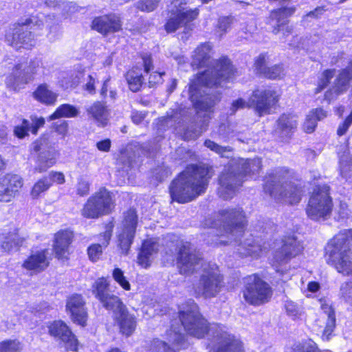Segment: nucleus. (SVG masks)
<instances>
[{
  "label": "nucleus",
  "mask_w": 352,
  "mask_h": 352,
  "mask_svg": "<svg viewBox=\"0 0 352 352\" xmlns=\"http://www.w3.org/2000/svg\"><path fill=\"white\" fill-rule=\"evenodd\" d=\"M211 46L204 43L196 48L192 55V65L197 68L207 67L199 74L196 80L189 86L190 98L194 103L197 113L210 112L219 98L206 94L201 96V88L223 87L224 82L232 79L235 70L228 58H223L219 60L210 59Z\"/></svg>",
  "instance_id": "nucleus-1"
},
{
  "label": "nucleus",
  "mask_w": 352,
  "mask_h": 352,
  "mask_svg": "<svg viewBox=\"0 0 352 352\" xmlns=\"http://www.w3.org/2000/svg\"><path fill=\"white\" fill-rule=\"evenodd\" d=\"M245 224V213L239 207L219 210L214 217L204 222V226L217 230L214 239L208 240L209 243L217 245L237 243L243 234Z\"/></svg>",
  "instance_id": "nucleus-2"
},
{
  "label": "nucleus",
  "mask_w": 352,
  "mask_h": 352,
  "mask_svg": "<svg viewBox=\"0 0 352 352\" xmlns=\"http://www.w3.org/2000/svg\"><path fill=\"white\" fill-rule=\"evenodd\" d=\"M211 170L212 169L206 166H187L170 186L173 201L185 204L204 193L209 179L212 176Z\"/></svg>",
  "instance_id": "nucleus-3"
},
{
  "label": "nucleus",
  "mask_w": 352,
  "mask_h": 352,
  "mask_svg": "<svg viewBox=\"0 0 352 352\" xmlns=\"http://www.w3.org/2000/svg\"><path fill=\"white\" fill-rule=\"evenodd\" d=\"M261 168V161L259 158L241 159L236 162H232L219 176V197L223 199L232 198L238 188L241 186L243 177L258 173Z\"/></svg>",
  "instance_id": "nucleus-4"
},
{
  "label": "nucleus",
  "mask_w": 352,
  "mask_h": 352,
  "mask_svg": "<svg viewBox=\"0 0 352 352\" xmlns=\"http://www.w3.org/2000/svg\"><path fill=\"white\" fill-rule=\"evenodd\" d=\"M264 190L278 201L289 204H298L302 194L301 187L289 180V170L280 168L266 177Z\"/></svg>",
  "instance_id": "nucleus-5"
},
{
  "label": "nucleus",
  "mask_w": 352,
  "mask_h": 352,
  "mask_svg": "<svg viewBox=\"0 0 352 352\" xmlns=\"http://www.w3.org/2000/svg\"><path fill=\"white\" fill-rule=\"evenodd\" d=\"M352 230L340 233L332 239L326 248L328 262L338 272L349 276L352 274Z\"/></svg>",
  "instance_id": "nucleus-6"
},
{
  "label": "nucleus",
  "mask_w": 352,
  "mask_h": 352,
  "mask_svg": "<svg viewBox=\"0 0 352 352\" xmlns=\"http://www.w3.org/2000/svg\"><path fill=\"white\" fill-rule=\"evenodd\" d=\"M179 318L185 331L191 336L202 338L208 334L213 340L212 327L219 324H209L199 313L197 304L189 300L179 311Z\"/></svg>",
  "instance_id": "nucleus-7"
},
{
  "label": "nucleus",
  "mask_w": 352,
  "mask_h": 352,
  "mask_svg": "<svg viewBox=\"0 0 352 352\" xmlns=\"http://www.w3.org/2000/svg\"><path fill=\"white\" fill-rule=\"evenodd\" d=\"M333 206L329 187L327 185L320 186L314 190L309 198L307 214L314 221H324L330 217Z\"/></svg>",
  "instance_id": "nucleus-8"
},
{
  "label": "nucleus",
  "mask_w": 352,
  "mask_h": 352,
  "mask_svg": "<svg viewBox=\"0 0 352 352\" xmlns=\"http://www.w3.org/2000/svg\"><path fill=\"white\" fill-rule=\"evenodd\" d=\"M278 94L270 89L255 91L248 102L239 98L232 103L231 113L234 114L237 110L246 107H253L255 111L261 116L270 113L271 107L278 101Z\"/></svg>",
  "instance_id": "nucleus-9"
},
{
  "label": "nucleus",
  "mask_w": 352,
  "mask_h": 352,
  "mask_svg": "<svg viewBox=\"0 0 352 352\" xmlns=\"http://www.w3.org/2000/svg\"><path fill=\"white\" fill-rule=\"evenodd\" d=\"M223 276L215 263L204 265L199 283L195 287V293L205 298L216 296L223 287Z\"/></svg>",
  "instance_id": "nucleus-10"
},
{
  "label": "nucleus",
  "mask_w": 352,
  "mask_h": 352,
  "mask_svg": "<svg viewBox=\"0 0 352 352\" xmlns=\"http://www.w3.org/2000/svg\"><path fill=\"white\" fill-rule=\"evenodd\" d=\"M45 73L43 63L40 58L31 59L27 65L22 63L16 64L12 74L7 78L6 84L14 89L20 88V86L27 84L36 77L42 76Z\"/></svg>",
  "instance_id": "nucleus-11"
},
{
  "label": "nucleus",
  "mask_w": 352,
  "mask_h": 352,
  "mask_svg": "<svg viewBox=\"0 0 352 352\" xmlns=\"http://www.w3.org/2000/svg\"><path fill=\"white\" fill-rule=\"evenodd\" d=\"M170 19L165 25L168 32H174L179 28L186 26L198 16L197 9H190L186 0H172L168 6Z\"/></svg>",
  "instance_id": "nucleus-12"
},
{
  "label": "nucleus",
  "mask_w": 352,
  "mask_h": 352,
  "mask_svg": "<svg viewBox=\"0 0 352 352\" xmlns=\"http://www.w3.org/2000/svg\"><path fill=\"white\" fill-rule=\"evenodd\" d=\"M243 292L246 302L254 305H260L268 302L272 296V290L267 283L256 274L245 278Z\"/></svg>",
  "instance_id": "nucleus-13"
},
{
  "label": "nucleus",
  "mask_w": 352,
  "mask_h": 352,
  "mask_svg": "<svg viewBox=\"0 0 352 352\" xmlns=\"http://www.w3.org/2000/svg\"><path fill=\"white\" fill-rule=\"evenodd\" d=\"M214 349L217 352H244L242 342L228 331L223 325L212 327Z\"/></svg>",
  "instance_id": "nucleus-14"
},
{
  "label": "nucleus",
  "mask_w": 352,
  "mask_h": 352,
  "mask_svg": "<svg viewBox=\"0 0 352 352\" xmlns=\"http://www.w3.org/2000/svg\"><path fill=\"white\" fill-rule=\"evenodd\" d=\"M302 247L299 241L294 236L285 237L282 245L274 253L272 263L276 272H283L281 267L286 265L292 258L298 255Z\"/></svg>",
  "instance_id": "nucleus-15"
},
{
  "label": "nucleus",
  "mask_w": 352,
  "mask_h": 352,
  "mask_svg": "<svg viewBox=\"0 0 352 352\" xmlns=\"http://www.w3.org/2000/svg\"><path fill=\"white\" fill-rule=\"evenodd\" d=\"M32 19L27 20L25 23L17 24L10 28L6 34V41L15 49H31L35 45V41L29 26Z\"/></svg>",
  "instance_id": "nucleus-16"
},
{
  "label": "nucleus",
  "mask_w": 352,
  "mask_h": 352,
  "mask_svg": "<svg viewBox=\"0 0 352 352\" xmlns=\"http://www.w3.org/2000/svg\"><path fill=\"white\" fill-rule=\"evenodd\" d=\"M138 224V216L134 210H129L124 214V219L118 234V245L122 253L128 254L133 243L136 227Z\"/></svg>",
  "instance_id": "nucleus-17"
},
{
  "label": "nucleus",
  "mask_w": 352,
  "mask_h": 352,
  "mask_svg": "<svg viewBox=\"0 0 352 352\" xmlns=\"http://www.w3.org/2000/svg\"><path fill=\"white\" fill-rule=\"evenodd\" d=\"M201 257L188 242L182 243L179 248L177 265L183 274H190L197 270L200 265Z\"/></svg>",
  "instance_id": "nucleus-18"
},
{
  "label": "nucleus",
  "mask_w": 352,
  "mask_h": 352,
  "mask_svg": "<svg viewBox=\"0 0 352 352\" xmlns=\"http://www.w3.org/2000/svg\"><path fill=\"white\" fill-rule=\"evenodd\" d=\"M94 293L105 309L113 311H119L120 313L124 310L120 299L117 296L110 293L109 283L105 278H100L95 282Z\"/></svg>",
  "instance_id": "nucleus-19"
},
{
  "label": "nucleus",
  "mask_w": 352,
  "mask_h": 352,
  "mask_svg": "<svg viewBox=\"0 0 352 352\" xmlns=\"http://www.w3.org/2000/svg\"><path fill=\"white\" fill-rule=\"evenodd\" d=\"M23 185V178L18 175L7 174L0 178V201L9 202Z\"/></svg>",
  "instance_id": "nucleus-20"
},
{
  "label": "nucleus",
  "mask_w": 352,
  "mask_h": 352,
  "mask_svg": "<svg viewBox=\"0 0 352 352\" xmlns=\"http://www.w3.org/2000/svg\"><path fill=\"white\" fill-rule=\"evenodd\" d=\"M49 332L51 336L65 342L67 350L76 351L78 341L65 323L54 321L49 326Z\"/></svg>",
  "instance_id": "nucleus-21"
},
{
  "label": "nucleus",
  "mask_w": 352,
  "mask_h": 352,
  "mask_svg": "<svg viewBox=\"0 0 352 352\" xmlns=\"http://www.w3.org/2000/svg\"><path fill=\"white\" fill-rule=\"evenodd\" d=\"M351 80H352V59L348 67L340 72L332 88L325 93L324 98L329 102L336 99L346 91Z\"/></svg>",
  "instance_id": "nucleus-22"
},
{
  "label": "nucleus",
  "mask_w": 352,
  "mask_h": 352,
  "mask_svg": "<svg viewBox=\"0 0 352 352\" xmlns=\"http://www.w3.org/2000/svg\"><path fill=\"white\" fill-rule=\"evenodd\" d=\"M121 26L120 17L115 14L96 17L91 23V28L102 34L118 32Z\"/></svg>",
  "instance_id": "nucleus-23"
},
{
  "label": "nucleus",
  "mask_w": 352,
  "mask_h": 352,
  "mask_svg": "<svg viewBox=\"0 0 352 352\" xmlns=\"http://www.w3.org/2000/svg\"><path fill=\"white\" fill-rule=\"evenodd\" d=\"M66 307L67 310L69 311L74 322L82 327L86 325L87 314L81 296L74 295L71 296L67 300Z\"/></svg>",
  "instance_id": "nucleus-24"
},
{
  "label": "nucleus",
  "mask_w": 352,
  "mask_h": 352,
  "mask_svg": "<svg viewBox=\"0 0 352 352\" xmlns=\"http://www.w3.org/2000/svg\"><path fill=\"white\" fill-rule=\"evenodd\" d=\"M73 237V232L69 230H60L55 234L53 250L56 258L58 259L67 258Z\"/></svg>",
  "instance_id": "nucleus-25"
},
{
  "label": "nucleus",
  "mask_w": 352,
  "mask_h": 352,
  "mask_svg": "<svg viewBox=\"0 0 352 352\" xmlns=\"http://www.w3.org/2000/svg\"><path fill=\"white\" fill-rule=\"evenodd\" d=\"M47 249L33 252L23 263V267L34 272L43 271L50 263Z\"/></svg>",
  "instance_id": "nucleus-26"
},
{
  "label": "nucleus",
  "mask_w": 352,
  "mask_h": 352,
  "mask_svg": "<svg viewBox=\"0 0 352 352\" xmlns=\"http://www.w3.org/2000/svg\"><path fill=\"white\" fill-rule=\"evenodd\" d=\"M113 229V224L112 223L107 224L105 226V231L103 234L101 235L103 237V239L100 240L101 243L94 244L88 248V255L92 261H96L102 254V247H107L109 245L112 236Z\"/></svg>",
  "instance_id": "nucleus-27"
},
{
  "label": "nucleus",
  "mask_w": 352,
  "mask_h": 352,
  "mask_svg": "<svg viewBox=\"0 0 352 352\" xmlns=\"http://www.w3.org/2000/svg\"><path fill=\"white\" fill-rule=\"evenodd\" d=\"M92 197L96 205L101 208L100 210L103 214H109L114 206L111 193L105 188H100L92 195Z\"/></svg>",
  "instance_id": "nucleus-28"
},
{
  "label": "nucleus",
  "mask_w": 352,
  "mask_h": 352,
  "mask_svg": "<svg viewBox=\"0 0 352 352\" xmlns=\"http://www.w3.org/2000/svg\"><path fill=\"white\" fill-rule=\"evenodd\" d=\"M320 307L324 312V318H326V324L323 330L322 338L323 340H329L336 327L335 312L331 307L326 303L325 300H320Z\"/></svg>",
  "instance_id": "nucleus-29"
},
{
  "label": "nucleus",
  "mask_w": 352,
  "mask_h": 352,
  "mask_svg": "<svg viewBox=\"0 0 352 352\" xmlns=\"http://www.w3.org/2000/svg\"><path fill=\"white\" fill-rule=\"evenodd\" d=\"M157 245L155 242L151 239L145 241L138 255V264L144 268L150 266L153 254L157 252Z\"/></svg>",
  "instance_id": "nucleus-30"
},
{
  "label": "nucleus",
  "mask_w": 352,
  "mask_h": 352,
  "mask_svg": "<svg viewBox=\"0 0 352 352\" xmlns=\"http://www.w3.org/2000/svg\"><path fill=\"white\" fill-rule=\"evenodd\" d=\"M263 251L261 245L256 243L253 239H246L238 244L237 252L241 256L258 258L262 254Z\"/></svg>",
  "instance_id": "nucleus-31"
},
{
  "label": "nucleus",
  "mask_w": 352,
  "mask_h": 352,
  "mask_svg": "<svg viewBox=\"0 0 352 352\" xmlns=\"http://www.w3.org/2000/svg\"><path fill=\"white\" fill-rule=\"evenodd\" d=\"M339 170L342 177L348 179L352 177V159L349 149L342 146L338 151Z\"/></svg>",
  "instance_id": "nucleus-32"
},
{
  "label": "nucleus",
  "mask_w": 352,
  "mask_h": 352,
  "mask_svg": "<svg viewBox=\"0 0 352 352\" xmlns=\"http://www.w3.org/2000/svg\"><path fill=\"white\" fill-rule=\"evenodd\" d=\"M87 111L98 124L102 125L107 124L109 111L104 103L96 101L87 109Z\"/></svg>",
  "instance_id": "nucleus-33"
},
{
  "label": "nucleus",
  "mask_w": 352,
  "mask_h": 352,
  "mask_svg": "<svg viewBox=\"0 0 352 352\" xmlns=\"http://www.w3.org/2000/svg\"><path fill=\"white\" fill-rule=\"evenodd\" d=\"M33 95L36 100L47 105L54 104L58 97V94L52 91L46 84L40 85Z\"/></svg>",
  "instance_id": "nucleus-34"
},
{
  "label": "nucleus",
  "mask_w": 352,
  "mask_h": 352,
  "mask_svg": "<svg viewBox=\"0 0 352 352\" xmlns=\"http://www.w3.org/2000/svg\"><path fill=\"white\" fill-rule=\"evenodd\" d=\"M118 322L120 332L126 336H131L136 327L135 317L125 311V310L121 311L120 313Z\"/></svg>",
  "instance_id": "nucleus-35"
},
{
  "label": "nucleus",
  "mask_w": 352,
  "mask_h": 352,
  "mask_svg": "<svg viewBox=\"0 0 352 352\" xmlns=\"http://www.w3.org/2000/svg\"><path fill=\"white\" fill-rule=\"evenodd\" d=\"M56 151L54 148L41 153L34 170L38 173L46 171L56 163Z\"/></svg>",
  "instance_id": "nucleus-36"
},
{
  "label": "nucleus",
  "mask_w": 352,
  "mask_h": 352,
  "mask_svg": "<svg viewBox=\"0 0 352 352\" xmlns=\"http://www.w3.org/2000/svg\"><path fill=\"white\" fill-rule=\"evenodd\" d=\"M297 126V119L295 115L283 114L277 121V129L284 135L291 133Z\"/></svg>",
  "instance_id": "nucleus-37"
},
{
  "label": "nucleus",
  "mask_w": 352,
  "mask_h": 352,
  "mask_svg": "<svg viewBox=\"0 0 352 352\" xmlns=\"http://www.w3.org/2000/svg\"><path fill=\"white\" fill-rule=\"evenodd\" d=\"M25 241L26 237L21 236L18 232H11L3 237L1 248L6 252H10L14 248L22 245Z\"/></svg>",
  "instance_id": "nucleus-38"
},
{
  "label": "nucleus",
  "mask_w": 352,
  "mask_h": 352,
  "mask_svg": "<svg viewBox=\"0 0 352 352\" xmlns=\"http://www.w3.org/2000/svg\"><path fill=\"white\" fill-rule=\"evenodd\" d=\"M296 11L295 7H284L273 10L270 14V22H276L278 26L287 23V19L291 16Z\"/></svg>",
  "instance_id": "nucleus-39"
},
{
  "label": "nucleus",
  "mask_w": 352,
  "mask_h": 352,
  "mask_svg": "<svg viewBox=\"0 0 352 352\" xmlns=\"http://www.w3.org/2000/svg\"><path fill=\"white\" fill-rule=\"evenodd\" d=\"M79 110L69 104H63L59 106L56 110L49 117L50 120L60 118H75L79 115Z\"/></svg>",
  "instance_id": "nucleus-40"
},
{
  "label": "nucleus",
  "mask_w": 352,
  "mask_h": 352,
  "mask_svg": "<svg viewBox=\"0 0 352 352\" xmlns=\"http://www.w3.org/2000/svg\"><path fill=\"white\" fill-rule=\"evenodd\" d=\"M125 78L131 91L137 92L140 90L143 83V76L140 70L132 69L126 73Z\"/></svg>",
  "instance_id": "nucleus-41"
},
{
  "label": "nucleus",
  "mask_w": 352,
  "mask_h": 352,
  "mask_svg": "<svg viewBox=\"0 0 352 352\" xmlns=\"http://www.w3.org/2000/svg\"><path fill=\"white\" fill-rule=\"evenodd\" d=\"M100 209L101 208L96 205L94 199L91 196L84 205L81 210V214L85 218L96 219L100 216L104 215Z\"/></svg>",
  "instance_id": "nucleus-42"
},
{
  "label": "nucleus",
  "mask_w": 352,
  "mask_h": 352,
  "mask_svg": "<svg viewBox=\"0 0 352 352\" xmlns=\"http://www.w3.org/2000/svg\"><path fill=\"white\" fill-rule=\"evenodd\" d=\"M99 80L96 73L93 72L87 75L85 74L82 80V91L91 96L95 95L96 94V86Z\"/></svg>",
  "instance_id": "nucleus-43"
},
{
  "label": "nucleus",
  "mask_w": 352,
  "mask_h": 352,
  "mask_svg": "<svg viewBox=\"0 0 352 352\" xmlns=\"http://www.w3.org/2000/svg\"><path fill=\"white\" fill-rule=\"evenodd\" d=\"M51 187V181L47 177L38 179L32 186L30 195L32 198L37 199Z\"/></svg>",
  "instance_id": "nucleus-44"
},
{
  "label": "nucleus",
  "mask_w": 352,
  "mask_h": 352,
  "mask_svg": "<svg viewBox=\"0 0 352 352\" xmlns=\"http://www.w3.org/2000/svg\"><path fill=\"white\" fill-rule=\"evenodd\" d=\"M23 344L17 339H8L0 342V352H21Z\"/></svg>",
  "instance_id": "nucleus-45"
},
{
  "label": "nucleus",
  "mask_w": 352,
  "mask_h": 352,
  "mask_svg": "<svg viewBox=\"0 0 352 352\" xmlns=\"http://www.w3.org/2000/svg\"><path fill=\"white\" fill-rule=\"evenodd\" d=\"M204 146L221 157H228L232 152L230 146H222L210 140H206L204 142Z\"/></svg>",
  "instance_id": "nucleus-46"
},
{
  "label": "nucleus",
  "mask_w": 352,
  "mask_h": 352,
  "mask_svg": "<svg viewBox=\"0 0 352 352\" xmlns=\"http://www.w3.org/2000/svg\"><path fill=\"white\" fill-rule=\"evenodd\" d=\"M285 308L288 316L294 320L299 319L303 314V309L292 300L286 301Z\"/></svg>",
  "instance_id": "nucleus-47"
},
{
  "label": "nucleus",
  "mask_w": 352,
  "mask_h": 352,
  "mask_svg": "<svg viewBox=\"0 0 352 352\" xmlns=\"http://www.w3.org/2000/svg\"><path fill=\"white\" fill-rule=\"evenodd\" d=\"M334 75L335 69H327L324 71L319 78L318 86L316 88V93H319L323 90L328 85Z\"/></svg>",
  "instance_id": "nucleus-48"
},
{
  "label": "nucleus",
  "mask_w": 352,
  "mask_h": 352,
  "mask_svg": "<svg viewBox=\"0 0 352 352\" xmlns=\"http://www.w3.org/2000/svg\"><path fill=\"white\" fill-rule=\"evenodd\" d=\"M168 336L169 342L173 344L174 347L177 348V350L179 349H185L188 346L184 335L170 331Z\"/></svg>",
  "instance_id": "nucleus-49"
},
{
  "label": "nucleus",
  "mask_w": 352,
  "mask_h": 352,
  "mask_svg": "<svg viewBox=\"0 0 352 352\" xmlns=\"http://www.w3.org/2000/svg\"><path fill=\"white\" fill-rule=\"evenodd\" d=\"M208 123L204 121L199 129H196L194 126L188 127L184 133L185 140H195L199 137L201 133L206 130Z\"/></svg>",
  "instance_id": "nucleus-50"
},
{
  "label": "nucleus",
  "mask_w": 352,
  "mask_h": 352,
  "mask_svg": "<svg viewBox=\"0 0 352 352\" xmlns=\"http://www.w3.org/2000/svg\"><path fill=\"white\" fill-rule=\"evenodd\" d=\"M113 279L125 290H130L131 285L120 268H115L112 274Z\"/></svg>",
  "instance_id": "nucleus-51"
},
{
  "label": "nucleus",
  "mask_w": 352,
  "mask_h": 352,
  "mask_svg": "<svg viewBox=\"0 0 352 352\" xmlns=\"http://www.w3.org/2000/svg\"><path fill=\"white\" fill-rule=\"evenodd\" d=\"M30 131H31L30 122L27 120H23L21 124L16 126L14 129V135L19 138H23Z\"/></svg>",
  "instance_id": "nucleus-52"
},
{
  "label": "nucleus",
  "mask_w": 352,
  "mask_h": 352,
  "mask_svg": "<svg viewBox=\"0 0 352 352\" xmlns=\"http://www.w3.org/2000/svg\"><path fill=\"white\" fill-rule=\"evenodd\" d=\"M267 60L268 56L265 54H261L256 58L254 63V69L257 73L263 74L266 72Z\"/></svg>",
  "instance_id": "nucleus-53"
},
{
  "label": "nucleus",
  "mask_w": 352,
  "mask_h": 352,
  "mask_svg": "<svg viewBox=\"0 0 352 352\" xmlns=\"http://www.w3.org/2000/svg\"><path fill=\"white\" fill-rule=\"evenodd\" d=\"M160 0H142L137 3V8L141 11L150 12L157 6Z\"/></svg>",
  "instance_id": "nucleus-54"
},
{
  "label": "nucleus",
  "mask_w": 352,
  "mask_h": 352,
  "mask_svg": "<svg viewBox=\"0 0 352 352\" xmlns=\"http://www.w3.org/2000/svg\"><path fill=\"white\" fill-rule=\"evenodd\" d=\"M85 76V73L83 71H77L74 74L70 76L71 81L65 82V88H75L80 83H82Z\"/></svg>",
  "instance_id": "nucleus-55"
},
{
  "label": "nucleus",
  "mask_w": 352,
  "mask_h": 352,
  "mask_svg": "<svg viewBox=\"0 0 352 352\" xmlns=\"http://www.w3.org/2000/svg\"><path fill=\"white\" fill-rule=\"evenodd\" d=\"M263 75L270 79L280 78L283 76V69L281 65H274L267 67Z\"/></svg>",
  "instance_id": "nucleus-56"
},
{
  "label": "nucleus",
  "mask_w": 352,
  "mask_h": 352,
  "mask_svg": "<svg viewBox=\"0 0 352 352\" xmlns=\"http://www.w3.org/2000/svg\"><path fill=\"white\" fill-rule=\"evenodd\" d=\"M340 296L346 301L352 302V281L344 283L341 285Z\"/></svg>",
  "instance_id": "nucleus-57"
},
{
  "label": "nucleus",
  "mask_w": 352,
  "mask_h": 352,
  "mask_svg": "<svg viewBox=\"0 0 352 352\" xmlns=\"http://www.w3.org/2000/svg\"><path fill=\"white\" fill-rule=\"evenodd\" d=\"M90 184L88 181L83 178L78 179L76 185L77 194L81 197L85 196L89 194Z\"/></svg>",
  "instance_id": "nucleus-58"
},
{
  "label": "nucleus",
  "mask_w": 352,
  "mask_h": 352,
  "mask_svg": "<svg viewBox=\"0 0 352 352\" xmlns=\"http://www.w3.org/2000/svg\"><path fill=\"white\" fill-rule=\"evenodd\" d=\"M316 125V119L313 117V114L309 113L303 125L304 131L307 133H311L315 130Z\"/></svg>",
  "instance_id": "nucleus-59"
},
{
  "label": "nucleus",
  "mask_w": 352,
  "mask_h": 352,
  "mask_svg": "<svg viewBox=\"0 0 352 352\" xmlns=\"http://www.w3.org/2000/svg\"><path fill=\"white\" fill-rule=\"evenodd\" d=\"M153 352H176L175 349L168 346L166 343L157 340H155L153 344Z\"/></svg>",
  "instance_id": "nucleus-60"
},
{
  "label": "nucleus",
  "mask_w": 352,
  "mask_h": 352,
  "mask_svg": "<svg viewBox=\"0 0 352 352\" xmlns=\"http://www.w3.org/2000/svg\"><path fill=\"white\" fill-rule=\"evenodd\" d=\"M232 19L230 17H223L219 19L217 29L220 34L222 35L225 33L228 28H230Z\"/></svg>",
  "instance_id": "nucleus-61"
},
{
  "label": "nucleus",
  "mask_w": 352,
  "mask_h": 352,
  "mask_svg": "<svg viewBox=\"0 0 352 352\" xmlns=\"http://www.w3.org/2000/svg\"><path fill=\"white\" fill-rule=\"evenodd\" d=\"M46 177L51 181V186L54 182L63 184L65 182V175L60 172L51 171Z\"/></svg>",
  "instance_id": "nucleus-62"
},
{
  "label": "nucleus",
  "mask_w": 352,
  "mask_h": 352,
  "mask_svg": "<svg viewBox=\"0 0 352 352\" xmlns=\"http://www.w3.org/2000/svg\"><path fill=\"white\" fill-rule=\"evenodd\" d=\"M352 123V112L351 114L346 118L344 122L339 125L337 133L338 135L341 136L345 134V133L347 131L349 127L351 126Z\"/></svg>",
  "instance_id": "nucleus-63"
},
{
  "label": "nucleus",
  "mask_w": 352,
  "mask_h": 352,
  "mask_svg": "<svg viewBox=\"0 0 352 352\" xmlns=\"http://www.w3.org/2000/svg\"><path fill=\"white\" fill-rule=\"evenodd\" d=\"M295 352H320L316 344L312 341H309L303 344L300 348L295 351Z\"/></svg>",
  "instance_id": "nucleus-64"
}]
</instances>
